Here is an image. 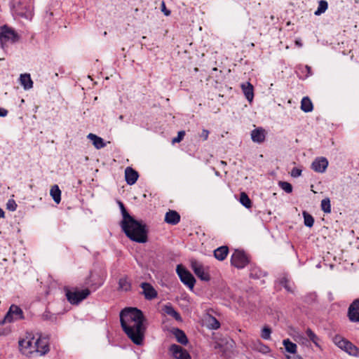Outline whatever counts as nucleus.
Returning <instances> with one entry per match:
<instances>
[{
  "label": "nucleus",
  "instance_id": "nucleus-1",
  "mask_svg": "<svg viewBox=\"0 0 359 359\" xmlns=\"http://www.w3.org/2000/svg\"><path fill=\"white\" fill-rule=\"evenodd\" d=\"M120 321L128 337L135 344L141 345L146 332L144 325L145 318L142 311L137 308H126L120 313Z\"/></svg>",
  "mask_w": 359,
  "mask_h": 359
},
{
  "label": "nucleus",
  "instance_id": "nucleus-2",
  "mask_svg": "<svg viewBox=\"0 0 359 359\" xmlns=\"http://www.w3.org/2000/svg\"><path fill=\"white\" fill-rule=\"evenodd\" d=\"M121 226L126 236L131 241L144 243L147 241V226L142 221H137L133 217L126 222H121Z\"/></svg>",
  "mask_w": 359,
  "mask_h": 359
},
{
  "label": "nucleus",
  "instance_id": "nucleus-3",
  "mask_svg": "<svg viewBox=\"0 0 359 359\" xmlns=\"http://www.w3.org/2000/svg\"><path fill=\"white\" fill-rule=\"evenodd\" d=\"M20 39L18 34L11 27L7 25L0 27V44L4 49L7 43H14Z\"/></svg>",
  "mask_w": 359,
  "mask_h": 359
},
{
  "label": "nucleus",
  "instance_id": "nucleus-4",
  "mask_svg": "<svg viewBox=\"0 0 359 359\" xmlns=\"http://www.w3.org/2000/svg\"><path fill=\"white\" fill-rule=\"evenodd\" d=\"M191 268L196 276L202 281L208 282L210 280L209 273V267L204 266L201 262L196 259L191 260Z\"/></svg>",
  "mask_w": 359,
  "mask_h": 359
},
{
  "label": "nucleus",
  "instance_id": "nucleus-5",
  "mask_svg": "<svg viewBox=\"0 0 359 359\" xmlns=\"http://www.w3.org/2000/svg\"><path fill=\"white\" fill-rule=\"evenodd\" d=\"M24 318L25 316L22 310L18 306L12 304L4 319L0 320V325H3L6 323H13Z\"/></svg>",
  "mask_w": 359,
  "mask_h": 359
},
{
  "label": "nucleus",
  "instance_id": "nucleus-6",
  "mask_svg": "<svg viewBox=\"0 0 359 359\" xmlns=\"http://www.w3.org/2000/svg\"><path fill=\"white\" fill-rule=\"evenodd\" d=\"M176 272L183 284L187 286L190 290H193L196 283L194 276L181 264L177 266Z\"/></svg>",
  "mask_w": 359,
  "mask_h": 359
},
{
  "label": "nucleus",
  "instance_id": "nucleus-7",
  "mask_svg": "<svg viewBox=\"0 0 359 359\" xmlns=\"http://www.w3.org/2000/svg\"><path fill=\"white\" fill-rule=\"evenodd\" d=\"M231 263L237 269H243L249 263V258L244 251L235 250L231 257Z\"/></svg>",
  "mask_w": 359,
  "mask_h": 359
},
{
  "label": "nucleus",
  "instance_id": "nucleus-8",
  "mask_svg": "<svg viewBox=\"0 0 359 359\" xmlns=\"http://www.w3.org/2000/svg\"><path fill=\"white\" fill-rule=\"evenodd\" d=\"M90 293L88 289H84L81 290L70 291L67 290L66 297L67 300L72 304H77L82 300L85 299Z\"/></svg>",
  "mask_w": 359,
  "mask_h": 359
},
{
  "label": "nucleus",
  "instance_id": "nucleus-9",
  "mask_svg": "<svg viewBox=\"0 0 359 359\" xmlns=\"http://www.w3.org/2000/svg\"><path fill=\"white\" fill-rule=\"evenodd\" d=\"M34 337L31 334H28L25 338L19 340V347L20 351L25 353H32L34 352Z\"/></svg>",
  "mask_w": 359,
  "mask_h": 359
},
{
  "label": "nucleus",
  "instance_id": "nucleus-10",
  "mask_svg": "<svg viewBox=\"0 0 359 359\" xmlns=\"http://www.w3.org/2000/svg\"><path fill=\"white\" fill-rule=\"evenodd\" d=\"M34 352L39 353L41 355H43L49 351L48 339L46 337L39 335L34 340Z\"/></svg>",
  "mask_w": 359,
  "mask_h": 359
},
{
  "label": "nucleus",
  "instance_id": "nucleus-11",
  "mask_svg": "<svg viewBox=\"0 0 359 359\" xmlns=\"http://www.w3.org/2000/svg\"><path fill=\"white\" fill-rule=\"evenodd\" d=\"M170 352L175 359H191L187 350L177 344H172L169 348Z\"/></svg>",
  "mask_w": 359,
  "mask_h": 359
},
{
  "label": "nucleus",
  "instance_id": "nucleus-12",
  "mask_svg": "<svg viewBox=\"0 0 359 359\" xmlns=\"http://www.w3.org/2000/svg\"><path fill=\"white\" fill-rule=\"evenodd\" d=\"M328 166V161L325 157H318L311 163V169L315 172L323 173Z\"/></svg>",
  "mask_w": 359,
  "mask_h": 359
},
{
  "label": "nucleus",
  "instance_id": "nucleus-13",
  "mask_svg": "<svg viewBox=\"0 0 359 359\" xmlns=\"http://www.w3.org/2000/svg\"><path fill=\"white\" fill-rule=\"evenodd\" d=\"M348 316L351 322H359V299L354 300L349 306Z\"/></svg>",
  "mask_w": 359,
  "mask_h": 359
},
{
  "label": "nucleus",
  "instance_id": "nucleus-14",
  "mask_svg": "<svg viewBox=\"0 0 359 359\" xmlns=\"http://www.w3.org/2000/svg\"><path fill=\"white\" fill-rule=\"evenodd\" d=\"M140 287L143 290L145 299L151 300L156 297L157 292L150 283H142Z\"/></svg>",
  "mask_w": 359,
  "mask_h": 359
},
{
  "label": "nucleus",
  "instance_id": "nucleus-15",
  "mask_svg": "<svg viewBox=\"0 0 359 359\" xmlns=\"http://www.w3.org/2000/svg\"><path fill=\"white\" fill-rule=\"evenodd\" d=\"M139 175L137 171L133 169L130 167H127L125 170V178L128 184L133 185L134 184L137 179Z\"/></svg>",
  "mask_w": 359,
  "mask_h": 359
},
{
  "label": "nucleus",
  "instance_id": "nucleus-16",
  "mask_svg": "<svg viewBox=\"0 0 359 359\" xmlns=\"http://www.w3.org/2000/svg\"><path fill=\"white\" fill-rule=\"evenodd\" d=\"M164 220L167 224L176 225L180 221V215L177 211L170 210L165 213Z\"/></svg>",
  "mask_w": 359,
  "mask_h": 359
},
{
  "label": "nucleus",
  "instance_id": "nucleus-17",
  "mask_svg": "<svg viewBox=\"0 0 359 359\" xmlns=\"http://www.w3.org/2000/svg\"><path fill=\"white\" fill-rule=\"evenodd\" d=\"M266 137L265 130L262 128H256L251 132V138L254 142L262 143Z\"/></svg>",
  "mask_w": 359,
  "mask_h": 359
},
{
  "label": "nucleus",
  "instance_id": "nucleus-18",
  "mask_svg": "<svg viewBox=\"0 0 359 359\" xmlns=\"http://www.w3.org/2000/svg\"><path fill=\"white\" fill-rule=\"evenodd\" d=\"M241 88L243 94L245 95L246 99L249 102H252L254 97V88L253 86L249 83H245L241 84Z\"/></svg>",
  "mask_w": 359,
  "mask_h": 359
},
{
  "label": "nucleus",
  "instance_id": "nucleus-19",
  "mask_svg": "<svg viewBox=\"0 0 359 359\" xmlns=\"http://www.w3.org/2000/svg\"><path fill=\"white\" fill-rule=\"evenodd\" d=\"M172 332L180 344L182 345H187L188 344L189 341L184 331L179 328H173Z\"/></svg>",
  "mask_w": 359,
  "mask_h": 359
},
{
  "label": "nucleus",
  "instance_id": "nucleus-20",
  "mask_svg": "<svg viewBox=\"0 0 359 359\" xmlns=\"http://www.w3.org/2000/svg\"><path fill=\"white\" fill-rule=\"evenodd\" d=\"M87 137L92 141L93 146L97 149L104 148L106 146L104 140L95 134L89 133Z\"/></svg>",
  "mask_w": 359,
  "mask_h": 359
},
{
  "label": "nucleus",
  "instance_id": "nucleus-21",
  "mask_svg": "<svg viewBox=\"0 0 359 359\" xmlns=\"http://www.w3.org/2000/svg\"><path fill=\"white\" fill-rule=\"evenodd\" d=\"M205 323L206 327L210 330H217L220 327L219 320L211 315H208L205 317Z\"/></svg>",
  "mask_w": 359,
  "mask_h": 359
},
{
  "label": "nucleus",
  "instance_id": "nucleus-22",
  "mask_svg": "<svg viewBox=\"0 0 359 359\" xmlns=\"http://www.w3.org/2000/svg\"><path fill=\"white\" fill-rule=\"evenodd\" d=\"M20 82L25 90H29L33 87V81L29 74H22L20 76Z\"/></svg>",
  "mask_w": 359,
  "mask_h": 359
},
{
  "label": "nucleus",
  "instance_id": "nucleus-23",
  "mask_svg": "<svg viewBox=\"0 0 359 359\" xmlns=\"http://www.w3.org/2000/svg\"><path fill=\"white\" fill-rule=\"evenodd\" d=\"M229 253V248L227 246H221L217 248L214 250V256L215 257L219 260L223 261L226 259L227 255Z\"/></svg>",
  "mask_w": 359,
  "mask_h": 359
},
{
  "label": "nucleus",
  "instance_id": "nucleus-24",
  "mask_svg": "<svg viewBox=\"0 0 359 359\" xmlns=\"http://www.w3.org/2000/svg\"><path fill=\"white\" fill-rule=\"evenodd\" d=\"M163 311L167 315L172 316L177 321H182V318L180 314L171 306L166 305L165 306Z\"/></svg>",
  "mask_w": 359,
  "mask_h": 359
},
{
  "label": "nucleus",
  "instance_id": "nucleus-25",
  "mask_svg": "<svg viewBox=\"0 0 359 359\" xmlns=\"http://www.w3.org/2000/svg\"><path fill=\"white\" fill-rule=\"evenodd\" d=\"M313 104L308 97H304L301 102V109L304 112H310L313 110Z\"/></svg>",
  "mask_w": 359,
  "mask_h": 359
},
{
  "label": "nucleus",
  "instance_id": "nucleus-26",
  "mask_svg": "<svg viewBox=\"0 0 359 359\" xmlns=\"http://www.w3.org/2000/svg\"><path fill=\"white\" fill-rule=\"evenodd\" d=\"M344 347V351L348 353L349 355L359 357V348L351 341H348L346 346Z\"/></svg>",
  "mask_w": 359,
  "mask_h": 359
},
{
  "label": "nucleus",
  "instance_id": "nucleus-27",
  "mask_svg": "<svg viewBox=\"0 0 359 359\" xmlns=\"http://www.w3.org/2000/svg\"><path fill=\"white\" fill-rule=\"evenodd\" d=\"M50 194L53 201L58 204L61 201V191L60 190L58 186H53L50 189Z\"/></svg>",
  "mask_w": 359,
  "mask_h": 359
},
{
  "label": "nucleus",
  "instance_id": "nucleus-28",
  "mask_svg": "<svg viewBox=\"0 0 359 359\" xmlns=\"http://www.w3.org/2000/svg\"><path fill=\"white\" fill-rule=\"evenodd\" d=\"M283 344L288 353L294 354L297 352V344L292 342L289 339H284Z\"/></svg>",
  "mask_w": 359,
  "mask_h": 359
},
{
  "label": "nucleus",
  "instance_id": "nucleus-29",
  "mask_svg": "<svg viewBox=\"0 0 359 359\" xmlns=\"http://www.w3.org/2000/svg\"><path fill=\"white\" fill-rule=\"evenodd\" d=\"M328 4L327 2L325 0H320L318 3V7L317 10L314 12L316 15H320L322 13H325L327 9Z\"/></svg>",
  "mask_w": 359,
  "mask_h": 359
},
{
  "label": "nucleus",
  "instance_id": "nucleus-30",
  "mask_svg": "<svg viewBox=\"0 0 359 359\" xmlns=\"http://www.w3.org/2000/svg\"><path fill=\"white\" fill-rule=\"evenodd\" d=\"M240 203L246 208H250L252 205L251 200L245 192H242L240 195Z\"/></svg>",
  "mask_w": 359,
  "mask_h": 359
},
{
  "label": "nucleus",
  "instance_id": "nucleus-31",
  "mask_svg": "<svg viewBox=\"0 0 359 359\" xmlns=\"http://www.w3.org/2000/svg\"><path fill=\"white\" fill-rule=\"evenodd\" d=\"M280 283L289 292H293V283H291L286 277H283L280 280Z\"/></svg>",
  "mask_w": 359,
  "mask_h": 359
},
{
  "label": "nucleus",
  "instance_id": "nucleus-32",
  "mask_svg": "<svg viewBox=\"0 0 359 359\" xmlns=\"http://www.w3.org/2000/svg\"><path fill=\"white\" fill-rule=\"evenodd\" d=\"M306 334L316 346L320 347L318 337L310 328L306 329Z\"/></svg>",
  "mask_w": 359,
  "mask_h": 359
},
{
  "label": "nucleus",
  "instance_id": "nucleus-33",
  "mask_svg": "<svg viewBox=\"0 0 359 359\" xmlns=\"http://www.w3.org/2000/svg\"><path fill=\"white\" fill-rule=\"evenodd\" d=\"M320 207L322 210L325 213H330L331 212V204L330 200L329 198H325L321 201Z\"/></svg>",
  "mask_w": 359,
  "mask_h": 359
},
{
  "label": "nucleus",
  "instance_id": "nucleus-34",
  "mask_svg": "<svg viewBox=\"0 0 359 359\" xmlns=\"http://www.w3.org/2000/svg\"><path fill=\"white\" fill-rule=\"evenodd\" d=\"M303 216L304 225L308 227H312L314 224V219L313 216L306 211L303 212Z\"/></svg>",
  "mask_w": 359,
  "mask_h": 359
},
{
  "label": "nucleus",
  "instance_id": "nucleus-35",
  "mask_svg": "<svg viewBox=\"0 0 359 359\" xmlns=\"http://www.w3.org/2000/svg\"><path fill=\"white\" fill-rule=\"evenodd\" d=\"M130 287H131L130 283L126 278H121L119 279V281H118L119 289L124 290V291H128L130 289Z\"/></svg>",
  "mask_w": 359,
  "mask_h": 359
},
{
  "label": "nucleus",
  "instance_id": "nucleus-36",
  "mask_svg": "<svg viewBox=\"0 0 359 359\" xmlns=\"http://www.w3.org/2000/svg\"><path fill=\"white\" fill-rule=\"evenodd\" d=\"M255 348H256L258 351L263 353H267L270 351L269 347L266 345H264L259 340H258L255 344Z\"/></svg>",
  "mask_w": 359,
  "mask_h": 359
},
{
  "label": "nucleus",
  "instance_id": "nucleus-37",
  "mask_svg": "<svg viewBox=\"0 0 359 359\" xmlns=\"http://www.w3.org/2000/svg\"><path fill=\"white\" fill-rule=\"evenodd\" d=\"M118 205L121 211V214L123 216V219L121 222H126L129 220L130 219L133 218L132 216L130 215V214L126 210L123 203L121 201H118Z\"/></svg>",
  "mask_w": 359,
  "mask_h": 359
},
{
  "label": "nucleus",
  "instance_id": "nucleus-38",
  "mask_svg": "<svg viewBox=\"0 0 359 359\" xmlns=\"http://www.w3.org/2000/svg\"><path fill=\"white\" fill-rule=\"evenodd\" d=\"M335 344L341 350L344 351L346 344L348 343V340L341 338V337H336L334 339Z\"/></svg>",
  "mask_w": 359,
  "mask_h": 359
},
{
  "label": "nucleus",
  "instance_id": "nucleus-39",
  "mask_svg": "<svg viewBox=\"0 0 359 359\" xmlns=\"http://www.w3.org/2000/svg\"><path fill=\"white\" fill-rule=\"evenodd\" d=\"M272 331L269 326H264L261 332V337L264 340H269L271 339V334Z\"/></svg>",
  "mask_w": 359,
  "mask_h": 359
},
{
  "label": "nucleus",
  "instance_id": "nucleus-40",
  "mask_svg": "<svg viewBox=\"0 0 359 359\" xmlns=\"http://www.w3.org/2000/svg\"><path fill=\"white\" fill-rule=\"evenodd\" d=\"M278 186L287 194H290L292 191V186L287 182L280 181Z\"/></svg>",
  "mask_w": 359,
  "mask_h": 359
},
{
  "label": "nucleus",
  "instance_id": "nucleus-41",
  "mask_svg": "<svg viewBox=\"0 0 359 359\" xmlns=\"http://www.w3.org/2000/svg\"><path fill=\"white\" fill-rule=\"evenodd\" d=\"M17 206L18 205L13 199H9L6 203V208L10 211H15Z\"/></svg>",
  "mask_w": 359,
  "mask_h": 359
},
{
  "label": "nucleus",
  "instance_id": "nucleus-42",
  "mask_svg": "<svg viewBox=\"0 0 359 359\" xmlns=\"http://www.w3.org/2000/svg\"><path fill=\"white\" fill-rule=\"evenodd\" d=\"M185 135V131L181 130L177 133V136L174 137L172 140V144L180 142Z\"/></svg>",
  "mask_w": 359,
  "mask_h": 359
},
{
  "label": "nucleus",
  "instance_id": "nucleus-43",
  "mask_svg": "<svg viewBox=\"0 0 359 359\" xmlns=\"http://www.w3.org/2000/svg\"><path fill=\"white\" fill-rule=\"evenodd\" d=\"M42 318L45 320H54L56 318L50 311H46L42 315Z\"/></svg>",
  "mask_w": 359,
  "mask_h": 359
},
{
  "label": "nucleus",
  "instance_id": "nucleus-44",
  "mask_svg": "<svg viewBox=\"0 0 359 359\" xmlns=\"http://www.w3.org/2000/svg\"><path fill=\"white\" fill-rule=\"evenodd\" d=\"M302 175V170L298 168H293L291 170V176L293 177H298Z\"/></svg>",
  "mask_w": 359,
  "mask_h": 359
},
{
  "label": "nucleus",
  "instance_id": "nucleus-45",
  "mask_svg": "<svg viewBox=\"0 0 359 359\" xmlns=\"http://www.w3.org/2000/svg\"><path fill=\"white\" fill-rule=\"evenodd\" d=\"M209 130L203 129L200 135V137L203 139V140H207L209 136Z\"/></svg>",
  "mask_w": 359,
  "mask_h": 359
},
{
  "label": "nucleus",
  "instance_id": "nucleus-46",
  "mask_svg": "<svg viewBox=\"0 0 359 359\" xmlns=\"http://www.w3.org/2000/svg\"><path fill=\"white\" fill-rule=\"evenodd\" d=\"M161 8L162 11L166 16H168L170 14V11L166 8L165 3L163 1L161 4Z\"/></svg>",
  "mask_w": 359,
  "mask_h": 359
},
{
  "label": "nucleus",
  "instance_id": "nucleus-47",
  "mask_svg": "<svg viewBox=\"0 0 359 359\" xmlns=\"http://www.w3.org/2000/svg\"><path fill=\"white\" fill-rule=\"evenodd\" d=\"M8 114V111L4 108L0 107V116L1 117H5Z\"/></svg>",
  "mask_w": 359,
  "mask_h": 359
},
{
  "label": "nucleus",
  "instance_id": "nucleus-48",
  "mask_svg": "<svg viewBox=\"0 0 359 359\" xmlns=\"http://www.w3.org/2000/svg\"><path fill=\"white\" fill-rule=\"evenodd\" d=\"M287 359H303L302 357H300L299 355H294L292 356H287Z\"/></svg>",
  "mask_w": 359,
  "mask_h": 359
},
{
  "label": "nucleus",
  "instance_id": "nucleus-49",
  "mask_svg": "<svg viewBox=\"0 0 359 359\" xmlns=\"http://www.w3.org/2000/svg\"><path fill=\"white\" fill-rule=\"evenodd\" d=\"M5 217V212L4 211L0 208V218H4Z\"/></svg>",
  "mask_w": 359,
  "mask_h": 359
},
{
  "label": "nucleus",
  "instance_id": "nucleus-50",
  "mask_svg": "<svg viewBox=\"0 0 359 359\" xmlns=\"http://www.w3.org/2000/svg\"><path fill=\"white\" fill-rule=\"evenodd\" d=\"M8 332H6L4 330H0V336L1 335H4V334H6Z\"/></svg>",
  "mask_w": 359,
  "mask_h": 359
},
{
  "label": "nucleus",
  "instance_id": "nucleus-51",
  "mask_svg": "<svg viewBox=\"0 0 359 359\" xmlns=\"http://www.w3.org/2000/svg\"><path fill=\"white\" fill-rule=\"evenodd\" d=\"M305 68L307 69L308 73L310 74L311 73V67L309 66L306 65L305 67Z\"/></svg>",
  "mask_w": 359,
  "mask_h": 359
},
{
  "label": "nucleus",
  "instance_id": "nucleus-52",
  "mask_svg": "<svg viewBox=\"0 0 359 359\" xmlns=\"http://www.w3.org/2000/svg\"><path fill=\"white\" fill-rule=\"evenodd\" d=\"M295 43H296V45H297L298 46H302V43L298 41H296Z\"/></svg>",
  "mask_w": 359,
  "mask_h": 359
},
{
  "label": "nucleus",
  "instance_id": "nucleus-53",
  "mask_svg": "<svg viewBox=\"0 0 359 359\" xmlns=\"http://www.w3.org/2000/svg\"><path fill=\"white\" fill-rule=\"evenodd\" d=\"M119 119H120V120H123V115H121V116H119Z\"/></svg>",
  "mask_w": 359,
  "mask_h": 359
}]
</instances>
